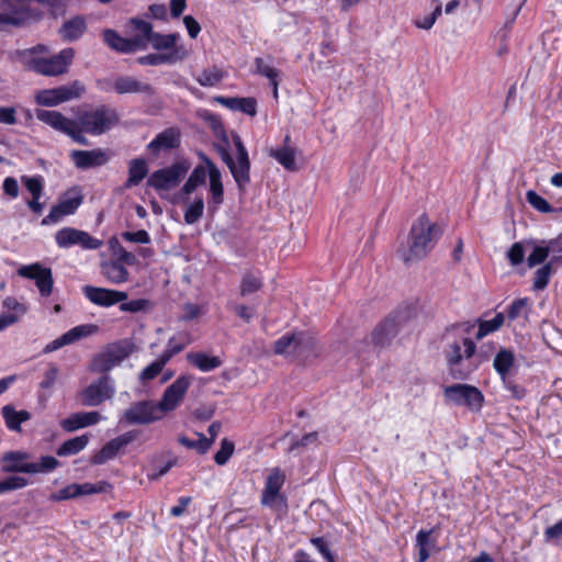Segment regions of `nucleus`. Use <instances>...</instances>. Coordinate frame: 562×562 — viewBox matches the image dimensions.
Listing matches in <instances>:
<instances>
[{"label":"nucleus","mask_w":562,"mask_h":562,"mask_svg":"<svg viewBox=\"0 0 562 562\" xmlns=\"http://www.w3.org/2000/svg\"><path fill=\"white\" fill-rule=\"evenodd\" d=\"M475 325L471 322H460L446 327L441 335L443 342L442 353L449 374L454 380H468L475 371L470 360L476 351V344L472 338Z\"/></svg>","instance_id":"1"},{"label":"nucleus","mask_w":562,"mask_h":562,"mask_svg":"<svg viewBox=\"0 0 562 562\" xmlns=\"http://www.w3.org/2000/svg\"><path fill=\"white\" fill-rule=\"evenodd\" d=\"M442 235L440 227L430 223L427 214H422L412 225L409 231V246L407 251L402 254L405 265L425 258L435 247Z\"/></svg>","instance_id":"2"},{"label":"nucleus","mask_w":562,"mask_h":562,"mask_svg":"<svg viewBox=\"0 0 562 562\" xmlns=\"http://www.w3.org/2000/svg\"><path fill=\"white\" fill-rule=\"evenodd\" d=\"M134 344L128 339L109 344L92 358L89 369L91 372L108 375L106 373L128 358L134 352Z\"/></svg>","instance_id":"3"},{"label":"nucleus","mask_w":562,"mask_h":562,"mask_svg":"<svg viewBox=\"0 0 562 562\" xmlns=\"http://www.w3.org/2000/svg\"><path fill=\"white\" fill-rule=\"evenodd\" d=\"M119 121L116 110L102 104L93 110L79 113L76 122L82 126L85 133L102 135L117 125Z\"/></svg>","instance_id":"4"},{"label":"nucleus","mask_w":562,"mask_h":562,"mask_svg":"<svg viewBox=\"0 0 562 562\" xmlns=\"http://www.w3.org/2000/svg\"><path fill=\"white\" fill-rule=\"evenodd\" d=\"M36 119L55 131L66 134L79 145H89L88 138L83 135L85 131L75 120L66 117L61 112L55 110L37 109Z\"/></svg>","instance_id":"5"},{"label":"nucleus","mask_w":562,"mask_h":562,"mask_svg":"<svg viewBox=\"0 0 562 562\" xmlns=\"http://www.w3.org/2000/svg\"><path fill=\"white\" fill-rule=\"evenodd\" d=\"M285 482V474L280 468H273L268 474L261 494L260 503L277 513L285 514L288 510L286 496L280 491Z\"/></svg>","instance_id":"6"},{"label":"nucleus","mask_w":562,"mask_h":562,"mask_svg":"<svg viewBox=\"0 0 562 562\" xmlns=\"http://www.w3.org/2000/svg\"><path fill=\"white\" fill-rule=\"evenodd\" d=\"M190 162L182 159L169 167L155 170L147 179V186L156 191H169L180 184L190 170Z\"/></svg>","instance_id":"7"},{"label":"nucleus","mask_w":562,"mask_h":562,"mask_svg":"<svg viewBox=\"0 0 562 562\" xmlns=\"http://www.w3.org/2000/svg\"><path fill=\"white\" fill-rule=\"evenodd\" d=\"M75 50L72 48H64L58 54L45 58L33 57L30 58L25 66L27 69L35 71L43 76H58L67 72L68 67L72 63Z\"/></svg>","instance_id":"8"},{"label":"nucleus","mask_w":562,"mask_h":562,"mask_svg":"<svg viewBox=\"0 0 562 562\" xmlns=\"http://www.w3.org/2000/svg\"><path fill=\"white\" fill-rule=\"evenodd\" d=\"M85 91L86 86L79 80H74L68 85L40 90L36 92L34 100L37 105L52 108L79 99Z\"/></svg>","instance_id":"9"},{"label":"nucleus","mask_w":562,"mask_h":562,"mask_svg":"<svg viewBox=\"0 0 562 562\" xmlns=\"http://www.w3.org/2000/svg\"><path fill=\"white\" fill-rule=\"evenodd\" d=\"M447 401L458 406H465L471 412H480L484 404L483 393L474 385L457 383L443 389Z\"/></svg>","instance_id":"10"},{"label":"nucleus","mask_w":562,"mask_h":562,"mask_svg":"<svg viewBox=\"0 0 562 562\" xmlns=\"http://www.w3.org/2000/svg\"><path fill=\"white\" fill-rule=\"evenodd\" d=\"M407 311H396L380 322L371 333V341L375 347H385L398 334L402 326L408 321Z\"/></svg>","instance_id":"11"},{"label":"nucleus","mask_w":562,"mask_h":562,"mask_svg":"<svg viewBox=\"0 0 562 562\" xmlns=\"http://www.w3.org/2000/svg\"><path fill=\"white\" fill-rule=\"evenodd\" d=\"M97 86L103 91L113 89L117 94L140 93L148 98L156 94V90L151 85L137 80L132 76H119L113 81L99 79Z\"/></svg>","instance_id":"12"},{"label":"nucleus","mask_w":562,"mask_h":562,"mask_svg":"<svg viewBox=\"0 0 562 562\" xmlns=\"http://www.w3.org/2000/svg\"><path fill=\"white\" fill-rule=\"evenodd\" d=\"M115 387L109 375H101L79 393L83 406L95 407L114 396Z\"/></svg>","instance_id":"13"},{"label":"nucleus","mask_w":562,"mask_h":562,"mask_svg":"<svg viewBox=\"0 0 562 562\" xmlns=\"http://www.w3.org/2000/svg\"><path fill=\"white\" fill-rule=\"evenodd\" d=\"M55 241L59 248H70L72 246H80L82 249L95 250L99 249L103 241L91 236L85 231L74 227H63L55 234Z\"/></svg>","instance_id":"14"},{"label":"nucleus","mask_w":562,"mask_h":562,"mask_svg":"<svg viewBox=\"0 0 562 562\" xmlns=\"http://www.w3.org/2000/svg\"><path fill=\"white\" fill-rule=\"evenodd\" d=\"M200 159L203 161V166L209 172L210 187L207 199V211L211 215L215 214L220 205L224 202V186L222 182V173L217 166L204 154L199 153Z\"/></svg>","instance_id":"15"},{"label":"nucleus","mask_w":562,"mask_h":562,"mask_svg":"<svg viewBox=\"0 0 562 562\" xmlns=\"http://www.w3.org/2000/svg\"><path fill=\"white\" fill-rule=\"evenodd\" d=\"M83 195L78 187L69 189L59 202L52 206L49 213L42 220V225L57 223L63 216L74 214L82 204Z\"/></svg>","instance_id":"16"},{"label":"nucleus","mask_w":562,"mask_h":562,"mask_svg":"<svg viewBox=\"0 0 562 562\" xmlns=\"http://www.w3.org/2000/svg\"><path fill=\"white\" fill-rule=\"evenodd\" d=\"M159 404L153 401H139L124 412L123 420L130 425H147L158 420L160 416Z\"/></svg>","instance_id":"17"},{"label":"nucleus","mask_w":562,"mask_h":562,"mask_svg":"<svg viewBox=\"0 0 562 562\" xmlns=\"http://www.w3.org/2000/svg\"><path fill=\"white\" fill-rule=\"evenodd\" d=\"M18 273L22 278L34 280L42 296L47 297L53 292V273L50 268L43 267L41 263L22 266Z\"/></svg>","instance_id":"18"},{"label":"nucleus","mask_w":562,"mask_h":562,"mask_svg":"<svg viewBox=\"0 0 562 562\" xmlns=\"http://www.w3.org/2000/svg\"><path fill=\"white\" fill-rule=\"evenodd\" d=\"M136 437L137 431L130 430L111 439L91 457L90 463L94 465L106 463L109 460L114 459L120 453L121 449L134 441Z\"/></svg>","instance_id":"19"},{"label":"nucleus","mask_w":562,"mask_h":562,"mask_svg":"<svg viewBox=\"0 0 562 562\" xmlns=\"http://www.w3.org/2000/svg\"><path fill=\"white\" fill-rule=\"evenodd\" d=\"M77 169L88 170L106 165L110 160L108 149L94 148L91 150L75 149L69 155Z\"/></svg>","instance_id":"20"},{"label":"nucleus","mask_w":562,"mask_h":562,"mask_svg":"<svg viewBox=\"0 0 562 562\" xmlns=\"http://www.w3.org/2000/svg\"><path fill=\"white\" fill-rule=\"evenodd\" d=\"M232 139L237 153V159L235 160L237 176H235V182L238 189L244 191L250 183V160L241 137L236 132H232Z\"/></svg>","instance_id":"21"},{"label":"nucleus","mask_w":562,"mask_h":562,"mask_svg":"<svg viewBox=\"0 0 562 562\" xmlns=\"http://www.w3.org/2000/svg\"><path fill=\"white\" fill-rule=\"evenodd\" d=\"M99 331V326L95 324H82L78 325L65 334H63L60 337L54 339L49 344H47L43 352L44 353H50L53 351H56L64 346L70 345L72 342H76L82 338L89 337L91 335H94Z\"/></svg>","instance_id":"22"},{"label":"nucleus","mask_w":562,"mask_h":562,"mask_svg":"<svg viewBox=\"0 0 562 562\" xmlns=\"http://www.w3.org/2000/svg\"><path fill=\"white\" fill-rule=\"evenodd\" d=\"M192 378L190 375H180L172 382L164 392L162 398L159 402L161 412L173 411L186 395Z\"/></svg>","instance_id":"23"},{"label":"nucleus","mask_w":562,"mask_h":562,"mask_svg":"<svg viewBox=\"0 0 562 562\" xmlns=\"http://www.w3.org/2000/svg\"><path fill=\"white\" fill-rule=\"evenodd\" d=\"M85 296L93 304L109 307L119 302L127 300V293L117 290H110L105 288H98L93 285H85L82 288Z\"/></svg>","instance_id":"24"},{"label":"nucleus","mask_w":562,"mask_h":562,"mask_svg":"<svg viewBox=\"0 0 562 562\" xmlns=\"http://www.w3.org/2000/svg\"><path fill=\"white\" fill-rule=\"evenodd\" d=\"M59 464L55 457L43 456L38 462L2 465L1 470L4 473H49L57 469Z\"/></svg>","instance_id":"25"},{"label":"nucleus","mask_w":562,"mask_h":562,"mask_svg":"<svg viewBox=\"0 0 562 562\" xmlns=\"http://www.w3.org/2000/svg\"><path fill=\"white\" fill-rule=\"evenodd\" d=\"M180 132L176 127H169L158 133L156 137L147 145V150L158 157L161 151L176 149L180 146Z\"/></svg>","instance_id":"26"},{"label":"nucleus","mask_w":562,"mask_h":562,"mask_svg":"<svg viewBox=\"0 0 562 562\" xmlns=\"http://www.w3.org/2000/svg\"><path fill=\"white\" fill-rule=\"evenodd\" d=\"M105 482H100L99 484L93 483H83V484H69L61 490L57 491L56 493H53L50 495V501L53 502H61L66 499L76 498L78 496L82 495H91L101 493L104 491L103 485H105Z\"/></svg>","instance_id":"27"},{"label":"nucleus","mask_w":562,"mask_h":562,"mask_svg":"<svg viewBox=\"0 0 562 562\" xmlns=\"http://www.w3.org/2000/svg\"><path fill=\"white\" fill-rule=\"evenodd\" d=\"M296 361L305 363L316 359L321 355V347L314 334L307 330L297 331Z\"/></svg>","instance_id":"28"},{"label":"nucleus","mask_w":562,"mask_h":562,"mask_svg":"<svg viewBox=\"0 0 562 562\" xmlns=\"http://www.w3.org/2000/svg\"><path fill=\"white\" fill-rule=\"evenodd\" d=\"M209 172L202 165H198L191 171L189 178L175 196V201L188 202L189 196L201 186L205 184Z\"/></svg>","instance_id":"29"},{"label":"nucleus","mask_w":562,"mask_h":562,"mask_svg":"<svg viewBox=\"0 0 562 562\" xmlns=\"http://www.w3.org/2000/svg\"><path fill=\"white\" fill-rule=\"evenodd\" d=\"M102 419L99 412H80L71 414L60 422L61 428L67 432L98 424Z\"/></svg>","instance_id":"30"},{"label":"nucleus","mask_w":562,"mask_h":562,"mask_svg":"<svg viewBox=\"0 0 562 562\" xmlns=\"http://www.w3.org/2000/svg\"><path fill=\"white\" fill-rule=\"evenodd\" d=\"M188 52L184 48V46H180L179 48L175 49L173 52H167V53H154L148 54L145 56H140L137 58V63L139 65H149V66H158V65H172L178 61L183 60L187 58Z\"/></svg>","instance_id":"31"},{"label":"nucleus","mask_w":562,"mask_h":562,"mask_svg":"<svg viewBox=\"0 0 562 562\" xmlns=\"http://www.w3.org/2000/svg\"><path fill=\"white\" fill-rule=\"evenodd\" d=\"M103 41L111 49L121 54H132L138 50L139 42L137 40L125 38L112 29L103 31Z\"/></svg>","instance_id":"32"},{"label":"nucleus","mask_w":562,"mask_h":562,"mask_svg":"<svg viewBox=\"0 0 562 562\" xmlns=\"http://www.w3.org/2000/svg\"><path fill=\"white\" fill-rule=\"evenodd\" d=\"M562 267V258H550L549 261L542 265L535 271L532 288L536 291L544 290L550 281L552 274L555 273L557 269Z\"/></svg>","instance_id":"33"},{"label":"nucleus","mask_w":562,"mask_h":562,"mask_svg":"<svg viewBox=\"0 0 562 562\" xmlns=\"http://www.w3.org/2000/svg\"><path fill=\"white\" fill-rule=\"evenodd\" d=\"M216 101L233 111H238L250 116H255L257 114V101L251 97H218L216 98Z\"/></svg>","instance_id":"34"},{"label":"nucleus","mask_w":562,"mask_h":562,"mask_svg":"<svg viewBox=\"0 0 562 562\" xmlns=\"http://www.w3.org/2000/svg\"><path fill=\"white\" fill-rule=\"evenodd\" d=\"M87 31V23L83 16L76 15L64 22L59 30L61 38L66 42H75L79 40Z\"/></svg>","instance_id":"35"},{"label":"nucleus","mask_w":562,"mask_h":562,"mask_svg":"<svg viewBox=\"0 0 562 562\" xmlns=\"http://www.w3.org/2000/svg\"><path fill=\"white\" fill-rule=\"evenodd\" d=\"M290 140V135H285L284 145L280 148L271 149L269 155L286 170L294 171L296 170L295 149L289 145Z\"/></svg>","instance_id":"36"},{"label":"nucleus","mask_w":562,"mask_h":562,"mask_svg":"<svg viewBox=\"0 0 562 562\" xmlns=\"http://www.w3.org/2000/svg\"><path fill=\"white\" fill-rule=\"evenodd\" d=\"M263 286V277L259 270H247L244 272L240 285V296H249L250 294L258 292Z\"/></svg>","instance_id":"37"},{"label":"nucleus","mask_w":562,"mask_h":562,"mask_svg":"<svg viewBox=\"0 0 562 562\" xmlns=\"http://www.w3.org/2000/svg\"><path fill=\"white\" fill-rule=\"evenodd\" d=\"M1 414L5 426L13 431H21V424L31 419L30 412L25 409L15 411L12 405H4Z\"/></svg>","instance_id":"38"},{"label":"nucleus","mask_w":562,"mask_h":562,"mask_svg":"<svg viewBox=\"0 0 562 562\" xmlns=\"http://www.w3.org/2000/svg\"><path fill=\"white\" fill-rule=\"evenodd\" d=\"M101 273L114 284L126 282L130 276L127 269L116 260L102 262Z\"/></svg>","instance_id":"39"},{"label":"nucleus","mask_w":562,"mask_h":562,"mask_svg":"<svg viewBox=\"0 0 562 562\" xmlns=\"http://www.w3.org/2000/svg\"><path fill=\"white\" fill-rule=\"evenodd\" d=\"M188 361L203 372L212 371L222 366L223 361L217 356H210L204 352H189Z\"/></svg>","instance_id":"40"},{"label":"nucleus","mask_w":562,"mask_h":562,"mask_svg":"<svg viewBox=\"0 0 562 562\" xmlns=\"http://www.w3.org/2000/svg\"><path fill=\"white\" fill-rule=\"evenodd\" d=\"M148 167L144 158L132 159L128 164V178L124 183L126 189L135 187L147 176Z\"/></svg>","instance_id":"41"},{"label":"nucleus","mask_w":562,"mask_h":562,"mask_svg":"<svg viewBox=\"0 0 562 562\" xmlns=\"http://www.w3.org/2000/svg\"><path fill=\"white\" fill-rule=\"evenodd\" d=\"M180 35L178 33H171V34H160L157 32H154L150 36L148 43H150L151 47L158 52L161 50H168L173 52L175 49L179 48L181 45H177V41L179 40Z\"/></svg>","instance_id":"42"},{"label":"nucleus","mask_w":562,"mask_h":562,"mask_svg":"<svg viewBox=\"0 0 562 562\" xmlns=\"http://www.w3.org/2000/svg\"><path fill=\"white\" fill-rule=\"evenodd\" d=\"M90 436L85 434L75 438L68 439L57 448L58 457H67L79 453L89 443Z\"/></svg>","instance_id":"43"},{"label":"nucleus","mask_w":562,"mask_h":562,"mask_svg":"<svg viewBox=\"0 0 562 562\" xmlns=\"http://www.w3.org/2000/svg\"><path fill=\"white\" fill-rule=\"evenodd\" d=\"M130 24L134 27L135 31H137V34L132 38L139 42L137 45L138 49L147 48L148 41L154 33L153 25L149 22L138 18H132L130 20Z\"/></svg>","instance_id":"44"},{"label":"nucleus","mask_w":562,"mask_h":562,"mask_svg":"<svg viewBox=\"0 0 562 562\" xmlns=\"http://www.w3.org/2000/svg\"><path fill=\"white\" fill-rule=\"evenodd\" d=\"M515 363V355L513 351L502 348L495 356L493 367L499 374L501 379L508 376L510 369Z\"/></svg>","instance_id":"45"},{"label":"nucleus","mask_w":562,"mask_h":562,"mask_svg":"<svg viewBox=\"0 0 562 562\" xmlns=\"http://www.w3.org/2000/svg\"><path fill=\"white\" fill-rule=\"evenodd\" d=\"M190 344V338L188 334H178L168 339L166 349L160 355L162 360L167 362L170 361L172 357L180 353L188 345Z\"/></svg>","instance_id":"46"},{"label":"nucleus","mask_w":562,"mask_h":562,"mask_svg":"<svg viewBox=\"0 0 562 562\" xmlns=\"http://www.w3.org/2000/svg\"><path fill=\"white\" fill-rule=\"evenodd\" d=\"M225 76V71L220 69L217 66H212L210 68L203 69L200 76L196 78V81L202 87H213L221 82Z\"/></svg>","instance_id":"47"},{"label":"nucleus","mask_w":562,"mask_h":562,"mask_svg":"<svg viewBox=\"0 0 562 562\" xmlns=\"http://www.w3.org/2000/svg\"><path fill=\"white\" fill-rule=\"evenodd\" d=\"M204 212V201L202 196H196L193 202L189 203L184 210L183 220L188 225L195 224Z\"/></svg>","instance_id":"48"},{"label":"nucleus","mask_w":562,"mask_h":562,"mask_svg":"<svg viewBox=\"0 0 562 562\" xmlns=\"http://www.w3.org/2000/svg\"><path fill=\"white\" fill-rule=\"evenodd\" d=\"M505 316L503 313H497L492 319L479 321V329L475 334L476 339H482L486 335L499 329L504 324Z\"/></svg>","instance_id":"49"},{"label":"nucleus","mask_w":562,"mask_h":562,"mask_svg":"<svg viewBox=\"0 0 562 562\" xmlns=\"http://www.w3.org/2000/svg\"><path fill=\"white\" fill-rule=\"evenodd\" d=\"M199 436L198 440H192L188 438L187 436H180L178 438V441L188 449H194L200 454H204L209 451V449L212 446V440H206V437L202 432H196Z\"/></svg>","instance_id":"50"},{"label":"nucleus","mask_w":562,"mask_h":562,"mask_svg":"<svg viewBox=\"0 0 562 562\" xmlns=\"http://www.w3.org/2000/svg\"><path fill=\"white\" fill-rule=\"evenodd\" d=\"M548 258H550L546 240H541L539 245H536L532 249V251L527 257V266L529 268H533L539 265H544L548 261H546Z\"/></svg>","instance_id":"51"},{"label":"nucleus","mask_w":562,"mask_h":562,"mask_svg":"<svg viewBox=\"0 0 562 562\" xmlns=\"http://www.w3.org/2000/svg\"><path fill=\"white\" fill-rule=\"evenodd\" d=\"M431 530H419L416 536V546L418 547V559L416 562H426L430 555L428 546H429V537L432 533Z\"/></svg>","instance_id":"52"},{"label":"nucleus","mask_w":562,"mask_h":562,"mask_svg":"<svg viewBox=\"0 0 562 562\" xmlns=\"http://www.w3.org/2000/svg\"><path fill=\"white\" fill-rule=\"evenodd\" d=\"M21 181L31 193L32 199H41L44 190V180L41 176H22Z\"/></svg>","instance_id":"53"},{"label":"nucleus","mask_w":562,"mask_h":562,"mask_svg":"<svg viewBox=\"0 0 562 562\" xmlns=\"http://www.w3.org/2000/svg\"><path fill=\"white\" fill-rule=\"evenodd\" d=\"M168 362L166 360H162V358L159 356L154 362L148 364L140 373H139V380L142 382H147L150 380H154L164 369V367Z\"/></svg>","instance_id":"54"},{"label":"nucleus","mask_w":562,"mask_h":562,"mask_svg":"<svg viewBox=\"0 0 562 562\" xmlns=\"http://www.w3.org/2000/svg\"><path fill=\"white\" fill-rule=\"evenodd\" d=\"M526 200L533 209L541 213L553 212V207L551 206V204L541 195H539L536 191H528L526 193Z\"/></svg>","instance_id":"55"},{"label":"nucleus","mask_w":562,"mask_h":562,"mask_svg":"<svg viewBox=\"0 0 562 562\" xmlns=\"http://www.w3.org/2000/svg\"><path fill=\"white\" fill-rule=\"evenodd\" d=\"M235 450V445L227 438H224L221 441V448L214 456V461L218 465H224L227 463L229 458L233 456Z\"/></svg>","instance_id":"56"},{"label":"nucleus","mask_w":562,"mask_h":562,"mask_svg":"<svg viewBox=\"0 0 562 562\" xmlns=\"http://www.w3.org/2000/svg\"><path fill=\"white\" fill-rule=\"evenodd\" d=\"M529 300L527 297L516 299L507 308V318L515 321L521 315L528 314Z\"/></svg>","instance_id":"57"},{"label":"nucleus","mask_w":562,"mask_h":562,"mask_svg":"<svg viewBox=\"0 0 562 562\" xmlns=\"http://www.w3.org/2000/svg\"><path fill=\"white\" fill-rule=\"evenodd\" d=\"M291 344H293V331L284 334L273 342V352L289 358Z\"/></svg>","instance_id":"58"},{"label":"nucleus","mask_w":562,"mask_h":562,"mask_svg":"<svg viewBox=\"0 0 562 562\" xmlns=\"http://www.w3.org/2000/svg\"><path fill=\"white\" fill-rule=\"evenodd\" d=\"M310 541L327 562H336L335 555L331 553L329 548V543L324 537H313Z\"/></svg>","instance_id":"59"},{"label":"nucleus","mask_w":562,"mask_h":562,"mask_svg":"<svg viewBox=\"0 0 562 562\" xmlns=\"http://www.w3.org/2000/svg\"><path fill=\"white\" fill-rule=\"evenodd\" d=\"M507 259L512 266L516 267L525 260V248L521 243H514L507 251Z\"/></svg>","instance_id":"60"},{"label":"nucleus","mask_w":562,"mask_h":562,"mask_svg":"<svg viewBox=\"0 0 562 562\" xmlns=\"http://www.w3.org/2000/svg\"><path fill=\"white\" fill-rule=\"evenodd\" d=\"M30 458V453H27L26 451H21V450H16V451H8L5 453H3L2 456V462H3V465H8V464H24L25 460H27Z\"/></svg>","instance_id":"61"},{"label":"nucleus","mask_w":562,"mask_h":562,"mask_svg":"<svg viewBox=\"0 0 562 562\" xmlns=\"http://www.w3.org/2000/svg\"><path fill=\"white\" fill-rule=\"evenodd\" d=\"M120 310L123 312L137 313L145 311L149 306V301L145 299L132 300L128 302H120Z\"/></svg>","instance_id":"62"},{"label":"nucleus","mask_w":562,"mask_h":562,"mask_svg":"<svg viewBox=\"0 0 562 562\" xmlns=\"http://www.w3.org/2000/svg\"><path fill=\"white\" fill-rule=\"evenodd\" d=\"M121 237L125 241L137 243V244H149L150 236L145 229H139L137 232H123Z\"/></svg>","instance_id":"63"},{"label":"nucleus","mask_w":562,"mask_h":562,"mask_svg":"<svg viewBox=\"0 0 562 562\" xmlns=\"http://www.w3.org/2000/svg\"><path fill=\"white\" fill-rule=\"evenodd\" d=\"M550 258H562V233L555 238L546 240Z\"/></svg>","instance_id":"64"}]
</instances>
